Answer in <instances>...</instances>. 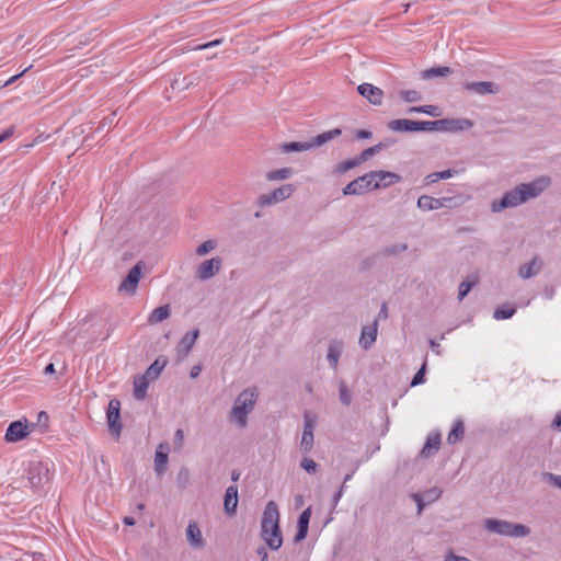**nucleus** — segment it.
Listing matches in <instances>:
<instances>
[{
	"label": "nucleus",
	"instance_id": "nucleus-53",
	"mask_svg": "<svg viewBox=\"0 0 561 561\" xmlns=\"http://www.w3.org/2000/svg\"><path fill=\"white\" fill-rule=\"evenodd\" d=\"M444 561H471L466 557L454 554L451 551L445 557Z\"/></svg>",
	"mask_w": 561,
	"mask_h": 561
},
{
	"label": "nucleus",
	"instance_id": "nucleus-21",
	"mask_svg": "<svg viewBox=\"0 0 561 561\" xmlns=\"http://www.w3.org/2000/svg\"><path fill=\"white\" fill-rule=\"evenodd\" d=\"M202 79V76L198 72H192L188 76L182 78H174L171 82V88L173 90H186L191 87L197 85Z\"/></svg>",
	"mask_w": 561,
	"mask_h": 561
},
{
	"label": "nucleus",
	"instance_id": "nucleus-14",
	"mask_svg": "<svg viewBox=\"0 0 561 561\" xmlns=\"http://www.w3.org/2000/svg\"><path fill=\"white\" fill-rule=\"evenodd\" d=\"M373 175V188L388 187L401 181V176L390 171H370Z\"/></svg>",
	"mask_w": 561,
	"mask_h": 561
},
{
	"label": "nucleus",
	"instance_id": "nucleus-10",
	"mask_svg": "<svg viewBox=\"0 0 561 561\" xmlns=\"http://www.w3.org/2000/svg\"><path fill=\"white\" fill-rule=\"evenodd\" d=\"M373 188V175L368 172L353 181H351L344 188V195H362Z\"/></svg>",
	"mask_w": 561,
	"mask_h": 561
},
{
	"label": "nucleus",
	"instance_id": "nucleus-49",
	"mask_svg": "<svg viewBox=\"0 0 561 561\" xmlns=\"http://www.w3.org/2000/svg\"><path fill=\"white\" fill-rule=\"evenodd\" d=\"M457 173H458L457 170L447 169V170H444V171L436 172L435 176H436V179H439V180H446V179H449V178L454 176Z\"/></svg>",
	"mask_w": 561,
	"mask_h": 561
},
{
	"label": "nucleus",
	"instance_id": "nucleus-45",
	"mask_svg": "<svg viewBox=\"0 0 561 561\" xmlns=\"http://www.w3.org/2000/svg\"><path fill=\"white\" fill-rule=\"evenodd\" d=\"M426 359L424 360L423 365L421 366V368L417 370V373L414 375L412 381H411V386L412 387H415V386H419V385H422L424 383L425 381V373H426Z\"/></svg>",
	"mask_w": 561,
	"mask_h": 561
},
{
	"label": "nucleus",
	"instance_id": "nucleus-58",
	"mask_svg": "<svg viewBox=\"0 0 561 561\" xmlns=\"http://www.w3.org/2000/svg\"><path fill=\"white\" fill-rule=\"evenodd\" d=\"M14 133V127L11 126L10 128H8L7 130H4L1 135H0V144L3 142L4 140L9 139Z\"/></svg>",
	"mask_w": 561,
	"mask_h": 561
},
{
	"label": "nucleus",
	"instance_id": "nucleus-54",
	"mask_svg": "<svg viewBox=\"0 0 561 561\" xmlns=\"http://www.w3.org/2000/svg\"><path fill=\"white\" fill-rule=\"evenodd\" d=\"M371 136H373V133L370 130H366V129H359L356 133V137L358 139H369V138H371Z\"/></svg>",
	"mask_w": 561,
	"mask_h": 561
},
{
	"label": "nucleus",
	"instance_id": "nucleus-43",
	"mask_svg": "<svg viewBox=\"0 0 561 561\" xmlns=\"http://www.w3.org/2000/svg\"><path fill=\"white\" fill-rule=\"evenodd\" d=\"M400 98L408 103H414L422 100L421 93L416 90H403L400 92Z\"/></svg>",
	"mask_w": 561,
	"mask_h": 561
},
{
	"label": "nucleus",
	"instance_id": "nucleus-61",
	"mask_svg": "<svg viewBox=\"0 0 561 561\" xmlns=\"http://www.w3.org/2000/svg\"><path fill=\"white\" fill-rule=\"evenodd\" d=\"M413 497H414V500L416 501V504H417V512H419V514H420V513L422 512V510L424 508V505H425V504L423 503L421 495H419V494H414V495H413Z\"/></svg>",
	"mask_w": 561,
	"mask_h": 561
},
{
	"label": "nucleus",
	"instance_id": "nucleus-28",
	"mask_svg": "<svg viewBox=\"0 0 561 561\" xmlns=\"http://www.w3.org/2000/svg\"><path fill=\"white\" fill-rule=\"evenodd\" d=\"M150 382L151 380L144 375L134 378V397L136 400H144L146 398Z\"/></svg>",
	"mask_w": 561,
	"mask_h": 561
},
{
	"label": "nucleus",
	"instance_id": "nucleus-33",
	"mask_svg": "<svg viewBox=\"0 0 561 561\" xmlns=\"http://www.w3.org/2000/svg\"><path fill=\"white\" fill-rule=\"evenodd\" d=\"M465 435L463 422L461 420H456L454 422L453 428L448 434L447 440L449 444H455L460 440Z\"/></svg>",
	"mask_w": 561,
	"mask_h": 561
},
{
	"label": "nucleus",
	"instance_id": "nucleus-16",
	"mask_svg": "<svg viewBox=\"0 0 561 561\" xmlns=\"http://www.w3.org/2000/svg\"><path fill=\"white\" fill-rule=\"evenodd\" d=\"M199 336V330L194 329L187 332L176 345V354L180 358L186 357L192 351L197 337Z\"/></svg>",
	"mask_w": 561,
	"mask_h": 561
},
{
	"label": "nucleus",
	"instance_id": "nucleus-40",
	"mask_svg": "<svg viewBox=\"0 0 561 561\" xmlns=\"http://www.w3.org/2000/svg\"><path fill=\"white\" fill-rule=\"evenodd\" d=\"M407 250H408L407 243H396V244L386 247L382 250V254L385 256H394V255H398L399 253L405 252Z\"/></svg>",
	"mask_w": 561,
	"mask_h": 561
},
{
	"label": "nucleus",
	"instance_id": "nucleus-30",
	"mask_svg": "<svg viewBox=\"0 0 561 561\" xmlns=\"http://www.w3.org/2000/svg\"><path fill=\"white\" fill-rule=\"evenodd\" d=\"M479 277L477 274H471L462 280L458 287V300L461 301L470 290L478 284Z\"/></svg>",
	"mask_w": 561,
	"mask_h": 561
},
{
	"label": "nucleus",
	"instance_id": "nucleus-59",
	"mask_svg": "<svg viewBox=\"0 0 561 561\" xmlns=\"http://www.w3.org/2000/svg\"><path fill=\"white\" fill-rule=\"evenodd\" d=\"M257 554H259L261 561H268V553L264 547H260L257 549Z\"/></svg>",
	"mask_w": 561,
	"mask_h": 561
},
{
	"label": "nucleus",
	"instance_id": "nucleus-29",
	"mask_svg": "<svg viewBox=\"0 0 561 561\" xmlns=\"http://www.w3.org/2000/svg\"><path fill=\"white\" fill-rule=\"evenodd\" d=\"M387 127L390 130L400 133L415 131L414 121L407 118L392 119L388 122Z\"/></svg>",
	"mask_w": 561,
	"mask_h": 561
},
{
	"label": "nucleus",
	"instance_id": "nucleus-15",
	"mask_svg": "<svg viewBox=\"0 0 561 561\" xmlns=\"http://www.w3.org/2000/svg\"><path fill=\"white\" fill-rule=\"evenodd\" d=\"M357 92L373 105H381L383 91L370 83H362L357 87Z\"/></svg>",
	"mask_w": 561,
	"mask_h": 561
},
{
	"label": "nucleus",
	"instance_id": "nucleus-7",
	"mask_svg": "<svg viewBox=\"0 0 561 561\" xmlns=\"http://www.w3.org/2000/svg\"><path fill=\"white\" fill-rule=\"evenodd\" d=\"M461 203L457 197H440L435 198L428 195H421L417 199V207L423 210H436L439 208H454L459 206Z\"/></svg>",
	"mask_w": 561,
	"mask_h": 561
},
{
	"label": "nucleus",
	"instance_id": "nucleus-3",
	"mask_svg": "<svg viewBox=\"0 0 561 561\" xmlns=\"http://www.w3.org/2000/svg\"><path fill=\"white\" fill-rule=\"evenodd\" d=\"M257 399L255 388L244 389L234 400L230 411V420L237 422L240 428H244L248 424V415L253 411Z\"/></svg>",
	"mask_w": 561,
	"mask_h": 561
},
{
	"label": "nucleus",
	"instance_id": "nucleus-9",
	"mask_svg": "<svg viewBox=\"0 0 561 561\" xmlns=\"http://www.w3.org/2000/svg\"><path fill=\"white\" fill-rule=\"evenodd\" d=\"M106 421L108 425V432L116 437L119 436L122 432V423H121V402L117 399H112L108 402V407L106 410Z\"/></svg>",
	"mask_w": 561,
	"mask_h": 561
},
{
	"label": "nucleus",
	"instance_id": "nucleus-51",
	"mask_svg": "<svg viewBox=\"0 0 561 561\" xmlns=\"http://www.w3.org/2000/svg\"><path fill=\"white\" fill-rule=\"evenodd\" d=\"M546 478L557 488L561 489V476L546 473Z\"/></svg>",
	"mask_w": 561,
	"mask_h": 561
},
{
	"label": "nucleus",
	"instance_id": "nucleus-36",
	"mask_svg": "<svg viewBox=\"0 0 561 561\" xmlns=\"http://www.w3.org/2000/svg\"><path fill=\"white\" fill-rule=\"evenodd\" d=\"M516 312V308L508 305L497 307L493 312V318L496 320H506L512 318Z\"/></svg>",
	"mask_w": 561,
	"mask_h": 561
},
{
	"label": "nucleus",
	"instance_id": "nucleus-56",
	"mask_svg": "<svg viewBox=\"0 0 561 561\" xmlns=\"http://www.w3.org/2000/svg\"><path fill=\"white\" fill-rule=\"evenodd\" d=\"M221 42H222V39H221V38H219V39H215V41H211V42H209V43H206V44H203V45H198V46L196 47V49H206V48H209V47H215V46H217V45L221 44Z\"/></svg>",
	"mask_w": 561,
	"mask_h": 561
},
{
	"label": "nucleus",
	"instance_id": "nucleus-64",
	"mask_svg": "<svg viewBox=\"0 0 561 561\" xmlns=\"http://www.w3.org/2000/svg\"><path fill=\"white\" fill-rule=\"evenodd\" d=\"M201 373V367L199 366H194L192 369H191V377L192 378H196Z\"/></svg>",
	"mask_w": 561,
	"mask_h": 561
},
{
	"label": "nucleus",
	"instance_id": "nucleus-6",
	"mask_svg": "<svg viewBox=\"0 0 561 561\" xmlns=\"http://www.w3.org/2000/svg\"><path fill=\"white\" fill-rule=\"evenodd\" d=\"M342 134L340 128H334L312 137L308 141H291L282 145V152H301L320 147Z\"/></svg>",
	"mask_w": 561,
	"mask_h": 561
},
{
	"label": "nucleus",
	"instance_id": "nucleus-27",
	"mask_svg": "<svg viewBox=\"0 0 561 561\" xmlns=\"http://www.w3.org/2000/svg\"><path fill=\"white\" fill-rule=\"evenodd\" d=\"M187 541L192 547L201 548L204 546L202 533L196 523H190L186 528Z\"/></svg>",
	"mask_w": 561,
	"mask_h": 561
},
{
	"label": "nucleus",
	"instance_id": "nucleus-31",
	"mask_svg": "<svg viewBox=\"0 0 561 561\" xmlns=\"http://www.w3.org/2000/svg\"><path fill=\"white\" fill-rule=\"evenodd\" d=\"M170 313H171V310H170L169 305L160 306V307L153 309L152 312L149 314L148 322L150 324L160 323L163 320H165L167 318H169Z\"/></svg>",
	"mask_w": 561,
	"mask_h": 561
},
{
	"label": "nucleus",
	"instance_id": "nucleus-13",
	"mask_svg": "<svg viewBox=\"0 0 561 561\" xmlns=\"http://www.w3.org/2000/svg\"><path fill=\"white\" fill-rule=\"evenodd\" d=\"M141 264L142 262H139L129 270L127 276L122 280L118 287L119 291H126L131 295L136 293L141 277Z\"/></svg>",
	"mask_w": 561,
	"mask_h": 561
},
{
	"label": "nucleus",
	"instance_id": "nucleus-35",
	"mask_svg": "<svg viewBox=\"0 0 561 561\" xmlns=\"http://www.w3.org/2000/svg\"><path fill=\"white\" fill-rule=\"evenodd\" d=\"M383 148H387V144H377L373 147H369L360 152L359 156L356 157L359 164L367 161L373 156L379 153Z\"/></svg>",
	"mask_w": 561,
	"mask_h": 561
},
{
	"label": "nucleus",
	"instance_id": "nucleus-11",
	"mask_svg": "<svg viewBox=\"0 0 561 561\" xmlns=\"http://www.w3.org/2000/svg\"><path fill=\"white\" fill-rule=\"evenodd\" d=\"M222 267V259L219 256L204 261L196 270L195 277L199 280H208Z\"/></svg>",
	"mask_w": 561,
	"mask_h": 561
},
{
	"label": "nucleus",
	"instance_id": "nucleus-24",
	"mask_svg": "<svg viewBox=\"0 0 561 561\" xmlns=\"http://www.w3.org/2000/svg\"><path fill=\"white\" fill-rule=\"evenodd\" d=\"M168 445L160 444L154 455V470L158 474H162L165 471L168 463Z\"/></svg>",
	"mask_w": 561,
	"mask_h": 561
},
{
	"label": "nucleus",
	"instance_id": "nucleus-19",
	"mask_svg": "<svg viewBox=\"0 0 561 561\" xmlns=\"http://www.w3.org/2000/svg\"><path fill=\"white\" fill-rule=\"evenodd\" d=\"M377 320L374 321L373 324L365 325L362 329V334L359 337V345L365 351L369 350L371 345L376 342L377 339Z\"/></svg>",
	"mask_w": 561,
	"mask_h": 561
},
{
	"label": "nucleus",
	"instance_id": "nucleus-50",
	"mask_svg": "<svg viewBox=\"0 0 561 561\" xmlns=\"http://www.w3.org/2000/svg\"><path fill=\"white\" fill-rule=\"evenodd\" d=\"M184 442V433L183 430L179 428L174 433V444L178 446V448H181Z\"/></svg>",
	"mask_w": 561,
	"mask_h": 561
},
{
	"label": "nucleus",
	"instance_id": "nucleus-46",
	"mask_svg": "<svg viewBox=\"0 0 561 561\" xmlns=\"http://www.w3.org/2000/svg\"><path fill=\"white\" fill-rule=\"evenodd\" d=\"M300 467L308 473H316L318 471V463L311 458H302Z\"/></svg>",
	"mask_w": 561,
	"mask_h": 561
},
{
	"label": "nucleus",
	"instance_id": "nucleus-38",
	"mask_svg": "<svg viewBox=\"0 0 561 561\" xmlns=\"http://www.w3.org/2000/svg\"><path fill=\"white\" fill-rule=\"evenodd\" d=\"M357 165H359V162L356 159V157H354L352 159H348V160H345V161H342V162L337 163L333 168L332 173L333 174H343V173H346L347 171H350L351 169H353V168H355Z\"/></svg>",
	"mask_w": 561,
	"mask_h": 561
},
{
	"label": "nucleus",
	"instance_id": "nucleus-17",
	"mask_svg": "<svg viewBox=\"0 0 561 561\" xmlns=\"http://www.w3.org/2000/svg\"><path fill=\"white\" fill-rule=\"evenodd\" d=\"M28 435V427L26 424L22 423L21 421H14L12 422L5 432L4 439L7 442L15 443L23 438H25Z\"/></svg>",
	"mask_w": 561,
	"mask_h": 561
},
{
	"label": "nucleus",
	"instance_id": "nucleus-12",
	"mask_svg": "<svg viewBox=\"0 0 561 561\" xmlns=\"http://www.w3.org/2000/svg\"><path fill=\"white\" fill-rule=\"evenodd\" d=\"M473 122L468 118H442L438 119V131H462L470 129Z\"/></svg>",
	"mask_w": 561,
	"mask_h": 561
},
{
	"label": "nucleus",
	"instance_id": "nucleus-63",
	"mask_svg": "<svg viewBox=\"0 0 561 561\" xmlns=\"http://www.w3.org/2000/svg\"><path fill=\"white\" fill-rule=\"evenodd\" d=\"M435 175H436V172H433V173L428 174V175L425 178L426 182H427L428 184H431V183H435V182L439 181V179H436V176H435Z\"/></svg>",
	"mask_w": 561,
	"mask_h": 561
},
{
	"label": "nucleus",
	"instance_id": "nucleus-23",
	"mask_svg": "<svg viewBox=\"0 0 561 561\" xmlns=\"http://www.w3.org/2000/svg\"><path fill=\"white\" fill-rule=\"evenodd\" d=\"M344 344L340 340H332L328 347L327 359L331 368L337 367L339 358L343 352Z\"/></svg>",
	"mask_w": 561,
	"mask_h": 561
},
{
	"label": "nucleus",
	"instance_id": "nucleus-55",
	"mask_svg": "<svg viewBox=\"0 0 561 561\" xmlns=\"http://www.w3.org/2000/svg\"><path fill=\"white\" fill-rule=\"evenodd\" d=\"M221 42H222V39H221V38H219V39H215V41H211V42H209V43H206V44H203V45H198V46L196 47V49H206V48H209V47H215V46H217V45L221 44Z\"/></svg>",
	"mask_w": 561,
	"mask_h": 561
},
{
	"label": "nucleus",
	"instance_id": "nucleus-5",
	"mask_svg": "<svg viewBox=\"0 0 561 561\" xmlns=\"http://www.w3.org/2000/svg\"><path fill=\"white\" fill-rule=\"evenodd\" d=\"M484 528L490 533L512 538H523L530 534L528 526L495 518L485 519Z\"/></svg>",
	"mask_w": 561,
	"mask_h": 561
},
{
	"label": "nucleus",
	"instance_id": "nucleus-2",
	"mask_svg": "<svg viewBox=\"0 0 561 561\" xmlns=\"http://www.w3.org/2000/svg\"><path fill=\"white\" fill-rule=\"evenodd\" d=\"M261 536L272 550H278L283 545L279 527V511L274 501H270L263 512Z\"/></svg>",
	"mask_w": 561,
	"mask_h": 561
},
{
	"label": "nucleus",
	"instance_id": "nucleus-4",
	"mask_svg": "<svg viewBox=\"0 0 561 561\" xmlns=\"http://www.w3.org/2000/svg\"><path fill=\"white\" fill-rule=\"evenodd\" d=\"M25 479L33 492L38 493L50 482V470L47 462L31 461L25 471Z\"/></svg>",
	"mask_w": 561,
	"mask_h": 561
},
{
	"label": "nucleus",
	"instance_id": "nucleus-52",
	"mask_svg": "<svg viewBox=\"0 0 561 561\" xmlns=\"http://www.w3.org/2000/svg\"><path fill=\"white\" fill-rule=\"evenodd\" d=\"M423 107V111L422 113L424 114H427V115H431V116H438L439 114L437 113V106H434V105H422Z\"/></svg>",
	"mask_w": 561,
	"mask_h": 561
},
{
	"label": "nucleus",
	"instance_id": "nucleus-60",
	"mask_svg": "<svg viewBox=\"0 0 561 561\" xmlns=\"http://www.w3.org/2000/svg\"><path fill=\"white\" fill-rule=\"evenodd\" d=\"M378 318L379 319H387L388 318V308H387V304L383 302L381 305V308L379 310V313H378Z\"/></svg>",
	"mask_w": 561,
	"mask_h": 561
},
{
	"label": "nucleus",
	"instance_id": "nucleus-48",
	"mask_svg": "<svg viewBox=\"0 0 561 561\" xmlns=\"http://www.w3.org/2000/svg\"><path fill=\"white\" fill-rule=\"evenodd\" d=\"M190 479V471L187 468L183 467L180 469L178 473V482L180 484H183V486L188 482Z\"/></svg>",
	"mask_w": 561,
	"mask_h": 561
},
{
	"label": "nucleus",
	"instance_id": "nucleus-47",
	"mask_svg": "<svg viewBox=\"0 0 561 561\" xmlns=\"http://www.w3.org/2000/svg\"><path fill=\"white\" fill-rule=\"evenodd\" d=\"M314 426H316L314 420L310 416L309 413H305V415H304V432L302 433H313Z\"/></svg>",
	"mask_w": 561,
	"mask_h": 561
},
{
	"label": "nucleus",
	"instance_id": "nucleus-32",
	"mask_svg": "<svg viewBox=\"0 0 561 561\" xmlns=\"http://www.w3.org/2000/svg\"><path fill=\"white\" fill-rule=\"evenodd\" d=\"M493 83L489 81L470 82L466 84V89L478 94L493 93Z\"/></svg>",
	"mask_w": 561,
	"mask_h": 561
},
{
	"label": "nucleus",
	"instance_id": "nucleus-18",
	"mask_svg": "<svg viewBox=\"0 0 561 561\" xmlns=\"http://www.w3.org/2000/svg\"><path fill=\"white\" fill-rule=\"evenodd\" d=\"M238 506V486L230 485L226 489L225 497H224V511L228 516H233L236 514Z\"/></svg>",
	"mask_w": 561,
	"mask_h": 561
},
{
	"label": "nucleus",
	"instance_id": "nucleus-26",
	"mask_svg": "<svg viewBox=\"0 0 561 561\" xmlns=\"http://www.w3.org/2000/svg\"><path fill=\"white\" fill-rule=\"evenodd\" d=\"M167 364L168 359L164 356H159L142 375L153 381L160 376Z\"/></svg>",
	"mask_w": 561,
	"mask_h": 561
},
{
	"label": "nucleus",
	"instance_id": "nucleus-34",
	"mask_svg": "<svg viewBox=\"0 0 561 561\" xmlns=\"http://www.w3.org/2000/svg\"><path fill=\"white\" fill-rule=\"evenodd\" d=\"M294 171L291 168L286 167L278 170L270 171L266 174V179L268 181H280L287 180L293 175Z\"/></svg>",
	"mask_w": 561,
	"mask_h": 561
},
{
	"label": "nucleus",
	"instance_id": "nucleus-20",
	"mask_svg": "<svg viewBox=\"0 0 561 561\" xmlns=\"http://www.w3.org/2000/svg\"><path fill=\"white\" fill-rule=\"evenodd\" d=\"M542 261L535 256L530 262L525 263L518 268V276L523 279H529L540 273Z\"/></svg>",
	"mask_w": 561,
	"mask_h": 561
},
{
	"label": "nucleus",
	"instance_id": "nucleus-42",
	"mask_svg": "<svg viewBox=\"0 0 561 561\" xmlns=\"http://www.w3.org/2000/svg\"><path fill=\"white\" fill-rule=\"evenodd\" d=\"M339 398H340V401L344 405H350L351 404L352 396H351V392L348 390L347 385L344 381H340V385H339Z\"/></svg>",
	"mask_w": 561,
	"mask_h": 561
},
{
	"label": "nucleus",
	"instance_id": "nucleus-57",
	"mask_svg": "<svg viewBox=\"0 0 561 561\" xmlns=\"http://www.w3.org/2000/svg\"><path fill=\"white\" fill-rule=\"evenodd\" d=\"M30 68H31V67L25 68L22 72H20V73H18V75H15V76H12L9 80H7V81L4 82L3 87H8V85L12 84L13 82H15V81H16L20 77H22V76H23V75H24V73H25Z\"/></svg>",
	"mask_w": 561,
	"mask_h": 561
},
{
	"label": "nucleus",
	"instance_id": "nucleus-8",
	"mask_svg": "<svg viewBox=\"0 0 561 561\" xmlns=\"http://www.w3.org/2000/svg\"><path fill=\"white\" fill-rule=\"evenodd\" d=\"M295 192L293 184H284L270 193L262 194L257 198V205L261 207L272 206L289 198Z\"/></svg>",
	"mask_w": 561,
	"mask_h": 561
},
{
	"label": "nucleus",
	"instance_id": "nucleus-22",
	"mask_svg": "<svg viewBox=\"0 0 561 561\" xmlns=\"http://www.w3.org/2000/svg\"><path fill=\"white\" fill-rule=\"evenodd\" d=\"M311 517V507L306 508L298 518L297 534L294 537V541L297 543L304 540L308 535L309 520Z\"/></svg>",
	"mask_w": 561,
	"mask_h": 561
},
{
	"label": "nucleus",
	"instance_id": "nucleus-25",
	"mask_svg": "<svg viewBox=\"0 0 561 561\" xmlns=\"http://www.w3.org/2000/svg\"><path fill=\"white\" fill-rule=\"evenodd\" d=\"M439 445H440L439 433H431L427 436L424 447L421 450V456L425 457V458L432 456L434 453H436L438 450Z\"/></svg>",
	"mask_w": 561,
	"mask_h": 561
},
{
	"label": "nucleus",
	"instance_id": "nucleus-1",
	"mask_svg": "<svg viewBox=\"0 0 561 561\" xmlns=\"http://www.w3.org/2000/svg\"><path fill=\"white\" fill-rule=\"evenodd\" d=\"M549 186L550 180L546 176H540L529 183H522L504 193L501 199L492 201L491 210L500 213L506 208L517 207L529 199L538 197Z\"/></svg>",
	"mask_w": 561,
	"mask_h": 561
},
{
	"label": "nucleus",
	"instance_id": "nucleus-41",
	"mask_svg": "<svg viewBox=\"0 0 561 561\" xmlns=\"http://www.w3.org/2000/svg\"><path fill=\"white\" fill-rule=\"evenodd\" d=\"M216 248H217V242L215 240H207L196 248L195 253L199 256H203V255L208 254Z\"/></svg>",
	"mask_w": 561,
	"mask_h": 561
},
{
	"label": "nucleus",
	"instance_id": "nucleus-44",
	"mask_svg": "<svg viewBox=\"0 0 561 561\" xmlns=\"http://www.w3.org/2000/svg\"><path fill=\"white\" fill-rule=\"evenodd\" d=\"M313 446V433H302L300 448L304 453H309Z\"/></svg>",
	"mask_w": 561,
	"mask_h": 561
},
{
	"label": "nucleus",
	"instance_id": "nucleus-62",
	"mask_svg": "<svg viewBox=\"0 0 561 561\" xmlns=\"http://www.w3.org/2000/svg\"><path fill=\"white\" fill-rule=\"evenodd\" d=\"M552 426L558 431H561V412L557 414L552 422Z\"/></svg>",
	"mask_w": 561,
	"mask_h": 561
},
{
	"label": "nucleus",
	"instance_id": "nucleus-37",
	"mask_svg": "<svg viewBox=\"0 0 561 561\" xmlns=\"http://www.w3.org/2000/svg\"><path fill=\"white\" fill-rule=\"evenodd\" d=\"M453 72V70L449 67L446 66H439V67H433L423 72L424 79H432L435 77H445Z\"/></svg>",
	"mask_w": 561,
	"mask_h": 561
},
{
	"label": "nucleus",
	"instance_id": "nucleus-39",
	"mask_svg": "<svg viewBox=\"0 0 561 561\" xmlns=\"http://www.w3.org/2000/svg\"><path fill=\"white\" fill-rule=\"evenodd\" d=\"M415 131H433L438 130V119L437 121H414Z\"/></svg>",
	"mask_w": 561,
	"mask_h": 561
}]
</instances>
